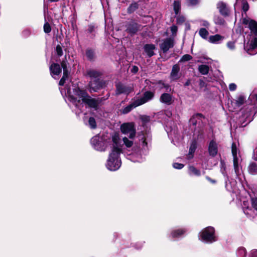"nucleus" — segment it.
I'll return each mask as SVG.
<instances>
[{"label":"nucleus","instance_id":"1","mask_svg":"<svg viewBox=\"0 0 257 257\" xmlns=\"http://www.w3.org/2000/svg\"><path fill=\"white\" fill-rule=\"evenodd\" d=\"M121 152L117 150H111L107 160V167L111 171H115L121 166L119 155Z\"/></svg>","mask_w":257,"mask_h":257},{"label":"nucleus","instance_id":"2","mask_svg":"<svg viewBox=\"0 0 257 257\" xmlns=\"http://www.w3.org/2000/svg\"><path fill=\"white\" fill-rule=\"evenodd\" d=\"M88 94L85 90L77 87L73 89V94L69 95V99L76 107H78V105L81 104V102H83Z\"/></svg>","mask_w":257,"mask_h":257},{"label":"nucleus","instance_id":"3","mask_svg":"<svg viewBox=\"0 0 257 257\" xmlns=\"http://www.w3.org/2000/svg\"><path fill=\"white\" fill-rule=\"evenodd\" d=\"M120 130L123 134L128 135L130 139H133L136 136V130L133 122L123 123L120 125Z\"/></svg>","mask_w":257,"mask_h":257},{"label":"nucleus","instance_id":"4","mask_svg":"<svg viewBox=\"0 0 257 257\" xmlns=\"http://www.w3.org/2000/svg\"><path fill=\"white\" fill-rule=\"evenodd\" d=\"M214 228L208 226L203 230L200 233L201 239L207 242H212L216 240L214 235Z\"/></svg>","mask_w":257,"mask_h":257},{"label":"nucleus","instance_id":"5","mask_svg":"<svg viewBox=\"0 0 257 257\" xmlns=\"http://www.w3.org/2000/svg\"><path fill=\"white\" fill-rule=\"evenodd\" d=\"M106 82L99 79L91 80L88 84V89L90 92H96L98 90L105 87Z\"/></svg>","mask_w":257,"mask_h":257},{"label":"nucleus","instance_id":"6","mask_svg":"<svg viewBox=\"0 0 257 257\" xmlns=\"http://www.w3.org/2000/svg\"><path fill=\"white\" fill-rule=\"evenodd\" d=\"M115 86L116 94L117 95L120 94L128 95L134 90V86L133 85H125L121 82H118L116 84Z\"/></svg>","mask_w":257,"mask_h":257},{"label":"nucleus","instance_id":"7","mask_svg":"<svg viewBox=\"0 0 257 257\" xmlns=\"http://www.w3.org/2000/svg\"><path fill=\"white\" fill-rule=\"evenodd\" d=\"M257 38H254L244 45V49L250 55H254L257 53Z\"/></svg>","mask_w":257,"mask_h":257},{"label":"nucleus","instance_id":"8","mask_svg":"<svg viewBox=\"0 0 257 257\" xmlns=\"http://www.w3.org/2000/svg\"><path fill=\"white\" fill-rule=\"evenodd\" d=\"M257 38H254L244 45V49L250 55H254L257 53Z\"/></svg>","mask_w":257,"mask_h":257},{"label":"nucleus","instance_id":"9","mask_svg":"<svg viewBox=\"0 0 257 257\" xmlns=\"http://www.w3.org/2000/svg\"><path fill=\"white\" fill-rule=\"evenodd\" d=\"M257 38H254L244 45V49L250 55H254L257 53Z\"/></svg>","mask_w":257,"mask_h":257},{"label":"nucleus","instance_id":"10","mask_svg":"<svg viewBox=\"0 0 257 257\" xmlns=\"http://www.w3.org/2000/svg\"><path fill=\"white\" fill-rule=\"evenodd\" d=\"M242 24L247 26L251 32L255 35H257V22L256 21L248 18H245L242 20Z\"/></svg>","mask_w":257,"mask_h":257},{"label":"nucleus","instance_id":"11","mask_svg":"<svg viewBox=\"0 0 257 257\" xmlns=\"http://www.w3.org/2000/svg\"><path fill=\"white\" fill-rule=\"evenodd\" d=\"M173 46L174 41L171 38L165 39L160 45L161 50L164 53H166L169 49L173 48Z\"/></svg>","mask_w":257,"mask_h":257},{"label":"nucleus","instance_id":"12","mask_svg":"<svg viewBox=\"0 0 257 257\" xmlns=\"http://www.w3.org/2000/svg\"><path fill=\"white\" fill-rule=\"evenodd\" d=\"M208 154L212 157H215L218 153V144L214 140L210 141L208 147Z\"/></svg>","mask_w":257,"mask_h":257},{"label":"nucleus","instance_id":"13","mask_svg":"<svg viewBox=\"0 0 257 257\" xmlns=\"http://www.w3.org/2000/svg\"><path fill=\"white\" fill-rule=\"evenodd\" d=\"M154 96V93L153 92L147 91L144 93L143 96L142 98L138 99L136 100L139 102L140 105H141L152 100Z\"/></svg>","mask_w":257,"mask_h":257},{"label":"nucleus","instance_id":"14","mask_svg":"<svg viewBox=\"0 0 257 257\" xmlns=\"http://www.w3.org/2000/svg\"><path fill=\"white\" fill-rule=\"evenodd\" d=\"M82 103L87 104L90 108L96 109L98 107L99 102L98 100L92 98L88 94L81 104Z\"/></svg>","mask_w":257,"mask_h":257},{"label":"nucleus","instance_id":"15","mask_svg":"<svg viewBox=\"0 0 257 257\" xmlns=\"http://www.w3.org/2000/svg\"><path fill=\"white\" fill-rule=\"evenodd\" d=\"M49 69L51 76L55 79H56L55 76H58L61 73V67L57 63H52Z\"/></svg>","mask_w":257,"mask_h":257},{"label":"nucleus","instance_id":"16","mask_svg":"<svg viewBox=\"0 0 257 257\" xmlns=\"http://www.w3.org/2000/svg\"><path fill=\"white\" fill-rule=\"evenodd\" d=\"M111 142L112 143V150H117L119 151V152H121V149L119 147V142L120 140V138L118 134H114L111 137Z\"/></svg>","mask_w":257,"mask_h":257},{"label":"nucleus","instance_id":"17","mask_svg":"<svg viewBox=\"0 0 257 257\" xmlns=\"http://www.w3.org/2000/svg\"><path fill=\"white\" fill-rule=\"evenodd\" d=\"M160 101L162 103L169 105L171 104L173 102V97L169 93H164L161 95L160 98Z\"/></svg>","mask_w":257,"mask_h":257},{"label":"nucleus","instance_id":"18","mask_svg":"<svg viewBox=\"0 0 257 257\" xmlns=\"http://www.w3.org/2000/svg\"><path fill=\"white\" fill-rule=\"evenodd\" d=\"M217 9L222 15L224 16H228L229 12V9L227 7L226 5L223 2H219L217 4Z\"/></svg>","mask_w":257,"mask_h":257},{"label":"nucleus","instance_id":"19","mask_svg":"<svg viewBox=\"0 0 257 257\" xmlns=\"http://www.w3.org/2000/svg\"><path fill=\"white\" fill-rule=\"evenodd\" d=\"M86 75L91 80L99 79L102 75V73L94 69H89L86 71Z\"/></svg>","mask_w":257,"mask_h":257},{"label":"nucleus","instance_id":"20","mask_svg":"<svg viewBox=\"0 0 257 257\" xmlns=\"http://www.w3.org/2000/svg\"><path fill=\"white\" fill-rule=\"evenodd\" d=\"M156 47L154 44H146L144 46V49L145 53L148 57H151L155 55L154 50Z\"/></svg>","mask_w":257,"mask_h":257},{"label":"nucleus","instance_id":"21","mask_svg":"<svg viewBox=\"0 0 257 257\" xmlns=\"http://www.w3.org/2000/svg\"><path fill=\"white\" fill-rule=\"evenodd\" d=\"M224 39V37L219 34L210 36L208 38V41L212 44H219Z\"/></svg>","mask_w":257,"mask_h":257},{"label":"nucleus","instance_id":"22","mask_svg":"<svg viewBox=\"0 0 257 257\" xmlns=\"http://www.w3.org/2000/svg\"><path fill=\"white\" fill-rule=\"evenodd\" d=\"M139 28V25L137 23L132 22L128 25L126 31L131 34H135L138 31Z\"/></svg>","mask_w":257,"mask_h":257},{"label":"nucleus","instance_id":"23","mask_svg":"<svg viewBox=\"0 0 257 257\" xmlns=\"http://www.w3.org/2000/svg\"><path fill=\"white\" fill-rule=\"evenodd\" d=\"M138 106H140L139 102H138L137 100H135L132 103L124 107L122 109L121 112L123 114H127L130 112L133 109Z\"/></svg>","mask_w":257,"mask_h":257},{"label":"nucleus","instance_id":"24","mask_svg":"<svg viewBox=\"0 0 257 257\" xmlns=\"http://www.w3.org/2000/svg\"><path fill=\"white\" fill-rule=\"evenodd\" d=\"M233 167L234 169V171L235 174L237 175H239L240 173V168H239V159L237 156H233Z\"/></svg>","mask_w":257,"mask_h":257},{"label":"nucleus","instance_id":"25","mask_svg":"<svg viewBox=\"0 0 257 257\" xmlns=\"http://www.w3.org/2000/svg\"><path fill=\"white\" fill-rule=\"evenodd\" d=\"M180 70V67L179 65L177 64L174 65L172 69V71L171 73V77L173 79H177L178 78V74Z\"/></svg>","mask_w":257,"mask_h":257},{"label":"nucleus","instance_id":"26","mask_svg":"<svg viewBox=\"0 0 257 257\" xmlns=\"http://www.w3.org/2000/svg\"><path fill=\"white\" fill-rule=\"evenodd\" d=\"M248 172L253 175L257 174V164L254 162L250 163L248 166Z\"/></svg>","mask_w":257,"mask_h":257},{"label":"nucleus","instance_id":"27","mask_svg":"<svg viewBox=\"0 0 257 257\" xmlns=\"http://www.w3.org/2000/svg\"><path fill=\"white\" fill-rule=\"evenodd\" d=\"M196 148H197L196 142L195 141H193L191 143V144L190 146L189 151V153L188 154V159H192L193 158V154L196 149Z\"/></svg>","mask_w":257,"mask_h":257},{"label":"nucleus","instance_id":"28","mask_svg":"<svg viewBox=\"0 0 257 257\" xmlns=\"http://www.w3.org/2000/svg\"><path fill=\"white\" fill-rule=\"evenodd\" d=\"M235 101L236 105L239 107L244 104L245 101V97L243 94H240L236 97Z\"/></svg>","mask_w":257,"mask_h":257},{"label":"nucleus","instance_id":"29","mask_svg":"<svg viewBox=\"0 0 257 257\" xmlns=\"http://www.w3.org/2000/svg\"><path fill=\"white\" fill-rule=\"evenodd\" d=\"M185 231L186 230L185 229H179L172 231L171 233V235L173 238L180 237L183 235L185 232Z\"/></svg>","mask_w":257,"mask_h":257},{"label":"nucleus","instance_id":"30","mask_svg":"<svg viewBox=\"0 0 257 257\" xmlns=\"http://www.w3.org/2000/svg\"><path fill=\"white\" fill-rule=\"evenodd\" d=\"M189 174L190 175H195L199 176L200 175L201 173L200 171L194 166H190L189 167Z\"/></svg>","mask_w":257,"mask_h":257},{"label":"nucleus","instance_id":"31","mask_svg":"<svg viewBox=\"0 0 257 257\" xmlns=\"http://www.w3.org/2000/svg\"><path fill=\"white\" fill-rule=\"evenodd\" d=\"M198 70L202 74L205 75L209 72V67L206 65H201L199 66Z\"/></svg>","mask_w":257,"mask_h":257},{"label":"nucleus","instance_id":"32","mask_svg":"<svg viewBox=\"0 0 257 257\" xmlns=\"http://www.w3.org/2000/svg\"><path fill=\"white\" fill-rule=\"evenodd\" d=\"M199 36L204 39H206L209 35L208 31L205 28H201L199 31Z\"/></svg>","mask_w":257,"mask_h":257},{"label":"nucleus","instance_id":"33","mask_svg":"<svg viewBox=\"0 0 257 257\" xmlns=\"http://www.w3.org/2000/svg\"><path fill=\"white\" fill-rule=\"evenodd\" d=\"M174 11L176 15H178L181 9V4L178 1H175L173 4Z\"/></svg>","mask_w":257,"mask_h":257},{"label":"nucleus","instance_id":"34","mask_svg":"<svg viewBox=\"0 0 257 257\" xmlns=\"http://www.w3.org/2000/svg\"><path fill=\"white\" fill-rule=\"evenodd\" d=\"M236 253L238 257H245L246 251L244 247H240L237 249Z\"/></svg>","mask_w":257,"mask_h":257},{"label":"nucleus","instance_id":"35","mask_svg":"<svg viewBox=\"0 0 257 257\" xmlns=\"http://www.w3.org/2000/svg\"><path fill=\"white\" fill-rule=\"evenodd\" d=\"M122 141L123 142V144L127 148H130L132 147L133 145V142L131 140H130L127 138L124 137L122 139Z\"/></svg>","mask_w":257,"mask_h":257},{"label":"nucleus","instance_id":"36","mask_svg":"<svg viewBox=\"0 0 257 257\" xmlns=\"http://www.w3.org/2000/svg\"><path fill=\"white\" fill-rule=\"evenodd\" d=\"M214 21V23L218 25H224L225 23V21L219 17H215Z\"/></svg>","mask_w":257,"mask_h":257},{"label":"nucleus","instance_id":"37","mask_svg":"<svg viewBox=\"0 0 257 257\" xmlns=\"http://www.w3.org/2000/svg\"><path fill=\"white\" fill-rule=\"evenodd\" d=\"M86 55L88 59L92 60L94 57V53L93 50L89 49L86 51Z\"/></svg>","mask_w":257,"mask_h":257},{"label":"nucleus","instance_id":"38","mask_svg":"<svg viewBox=\"0 0 257 257\" xmlns=\"http://www.w3.org/2000/svg\"><path fill=\"white\" fill-rule=\"evenodd\" d=\"M88 123L91 128L94 129L96 127V123L94 117H90L89 119Z\"/></svg>","mask_w":257,"mask_h":257},{"label":"nucleus","instance_id":"39","mask_svg":"<svg viewBox=\"0 0 257 257\" xmlns=\"http://www.w3.org/2000/svg\"><path fill=\"white\" fill-rule=\"evenodd\" d=\"M55 51L56 54L58 57H61L63 55V50L61 46L59 45H58L56 47Z\"/></svg>","mask_w":257,"mask_h":257},{"label":"nucleus","instance_id":"40","mask_svg":"<svg viewBox=\"0 0 257 257\" xmlns=\"http://www.w3.org/2000/svg\"><path fill=\"white\" fill-rule=\"evenodd\" d=\"M192 59V57L190 55L185 54L182 57L180 62H186L191 60Z\"/></svg>","mask_w":257,"mask_h":257},{"label":"nucleus","instance_id":"41","mask_svg":"<svg viewBox=\"0 0 257 257\" xmlns=\"http://www.w3.org/2000/svg\"><path fill=\"white\" fill-rule=\"evenodd\" d=\"M138 8V5L136 3L132 4L128 8V12L129 13H132Z\"/></svg>","mask_w":257,"mask_h":257},{"label":"nucleus","instance_id":"42","mask_svg":"<svg viewBox=\"0 0 257 257\" xmlns=\"http://www.w3.org/2000/svg\"><path fill=\"white\" fill-rule=\"evenodd\" d=\"M231 152L232 156L237 155V149L236 144L235 143H233L231 145Z\"/></svg>","mask_w":257,"mask_h":257},{"label":"nucleus","instance_id":"43","mask_svg":"<svg viewBox=\"0 0 257 257\" xmlns=\"http://www.w3.org/2000/svg\"><path fill=\"white\" fill-rule=\"evenodd\" d=\"M143 125H146L150 121V117L149 116L144 115L141 118Z\"/></svg>","mask_w":257,"mask_h":257},{"label":"nucleus","instance_id":"44","mask_svg":"<svg viewBox=\"0 0 257 257\" xmlns=\"http://www.w3.org/2000/svg\"><path fill=\"white\" fill-rule=\"evenodd\" d=\"M51 31V28L50 24L48 22L45 23L44 25V31L46 33H49Z\"/></svg>","mask_w":257,"mask_h":257},{"label":"nucleus","instance_id":"45","mask_svg":"<svg viewBox=\"0 0 257 257\" xmlns=\"http://www.w3.org/2000/svg\"><path fill=\"white\" fill-rule=\"evenodd\" d=\"M252 208L257 211V198H253L251 199Z\"/></svg>","mask_w":257,"mask_h":257},{"label":"nucleus","instance_id":"46","mask_svg":"<svg viewBox=\"0 0 257 257\" xmlns=\"http://www.w3.org/2000/svg\"><path fill=\"white\" fill-rule=\"evenodd\" d=\"M227 47L231 50H233L235 48V42L234 41H229L227 43Z\"/></svg>","mask_w":257,"mask_h":257},{"label":"nucleus","instance_id":"47","mask_svg":"<svg viewBox=\"0 0 257 257\" xmlns=\"http://www.w3.org/2000/svg\"><path fill=\"white\" fill-rule=\"evenodd\" d=\"M98 138L96 136H95V137H93L91 139V143L95 147H96L97 145H98Z\"/></svg>","mask_w":257,"mask_h":257},{"label":"nucleus","instance_id":"48","mask_svg":"<svg viewBox=\"0 0 257 257\" xmlns=\"http://www.w3.org/2000/svg\"><path fill=\"white\" fill-rule=\"evenodd\" d=\"M173 166L175 169H181L184 167V165L183 164L174 163Z\"/></svg>","mask_w":257,"mask_h":257},{"label":"nucleus","instance_id":"49","mask_svg":"<svg viewBox=\"0 0 257 257\" xmlns=\"http://www.w3.org/2000/svg\"><path fill=\"white\" fill-rule=\"evenodd\" d=\"M249 9V5L247 2H243L242 4V10L245 13Z\"/></svg>","mask_w":257,"mask_h":257},{"label":"nucleus","instance_id":"50","mask_svg":"<svg viewBox=\"0 0 257 257\" xmlns=\"http://www.w3.org/2000/svg\"><path fill=\"white\" fill-rule=\"evenodd\" d=\"M198 0H188V4L189 6H194L198 4Z\"/></svg>","mask_w":257,"mask_h":257},{"label":"nucleus","instance_id":"51","mask_svg":"<svg viewBox=\"0 0 257 257\" xmlns=\"http://www.w3.org/2000/svg\"><path fill=\"white\" fill-rule=\"evenodd\" d=\"M201 22H202V24L201 25L202 26H204L207 28H208L209 26H210V24H209V23L206 21V20H202L201 21Z\"/></svg>","mask_w":257,"mask_h":257},{"label":"nucleus","instance_id":"52","mask_svg":"<svg viewBox=\"0 0 257 257\" xmlns=\"http://www.w3.org/2000/svg\"><path fill=\"white\" fill-rule=\"evenodd\" d=\"M229 89L230 91H234L236 89V85L234 83H231L229 85Z\"/></svg>","mask_w":257,"mask_h":257},{"label":"nucleus","instance_id":"53","mask_svg":"<svg viewBox=\"0 0 257 257\" xmlns=\"http://www.w3.org/2000/svg\"><path fill=\"white\" fill-rule=\"evenodd\" d=\"M170 29L173 34H176L178 30L177 27L175 25L171 26Z\"/></svg>","mask_w":257,"mask_h":257},{"label":"nucleus","instance_id":"54","mask_svg":"<svg viewBox=\"0 0 257 257\" xmlns=\"http://www.w3.org/2000/svg\"><path fill=\"white\" fill-rule=\"evenodd\" d=\"M69 72L68 70L63 71V75L62 78H64V79L67 80L68 78Z\"/></svg>","mask_w":257,"mask_h":257},{"label":"nucleus","instance_id":"55","mask_svg":"<svg viewBox=\"0 0 257 257\" xmlns=\"http://www.w3.org/2000/svg\"><path fill=\"white\" fill-rule=\"evenodd\" d=\"M61 65L62 68H63V71L68 70L67 68V65H66V63L65 62H64V61L62 62L61 63Z\"/></svg>","mask_w":257,"mask_h":257},{"label":"nucleus","instance_id":"56","mask_svg":"<svg viewBox=\"0 0 257 257\" xmlns=\"http://www.w3.org/2000/svg\"><path fill=\"white\" fill-rule=\"evenodd\" d=\"M94 29H95V27L94 26L90 25V26H89L87 31L89 33H91L94 31Z\"/></svg>","mask_w":257,"mask_h":257},{"label":"nucleus","instance_id":"57","mask_svg":"<svg viewBox=\"0 0 257 257\" xmlns=\"http://www.w3.org/2000/svg\"><path fill=\"white\" fill-rule=\"evenodd\" d=\"M66 80L64 79V78H61L59 82V85L60 86H63L65 83Z\"/></svg>","mask_w":257,"mask_h":257},{"label":"nucleus","instance_id":"58","mask_svg":"<svg viewBox=\"0 0 257 257\" xmlns=\"http://www.w3.org/2000/svg\"><path fill=\"white\" fill-rule=\"evenodd\" d=\"M253 158L254 160L257 161V147L254 150Z\"/></svg>","mask_w":257,"mask_h":257},{"label":"nucleus","instance_id":"59","mask_svg":"<svg viewBox=\"0 0 257 257\" xmlns=\"http://www.w3.org/2000/svg\"><path fill=\"white\" fill-rule=\"evenodd\" d=\"M251 257H257V250H252L250 253Z\"/></svg>","mask_w":257,"mask_h":257},{"label":"nucleus","instance_id":"60","mask_svg":"<svg viewBox=\"0 0 257 257\" xmlns=\"http://www.w3.org/2000/svg\"><path fill=\"white\" fill-rule=\"evenodd\" d=\"M139 70V68L137 66H133L132 69V71L133 72V73H137Z\"/></svg>","mask_w":257,"mask_h":257},{"label":"nucleus","instance_id":"61","mask_svg":"<svg viewBox=\"0 0 257 257\" xmlns=\"http://www.w3.org/2000/svg\"><path fill=\"white\" fill-rule=\"evenodd\" d=\"M191 83L190 80L188 79L187 81L185 82L184 85L186 86H189Z\"/></svg>","mask_w":257,"mask_h":257},{"label":"nucleus","instance_id":"62","mask_svg":"<svg viewBox=\"0 0 257 257\" xmlns=\"http://www.w3.org/2000/svg\"><path fill=\"white\" fill-rule=\"evenodd\" d=\"M206 178H207L208 180H209L210 181H211V182H212V183H215V180H211L210 178H209V177H206Z\"/></svg>","mask_w":257,"mask_h":257},{"label":"nucleus","instance_id":"63","mask_svg":"<svg viewBox=\"0 0 257 257\" xmlns=\"http://www.w3.org/2000/svg\"><path fill=\"white\" fill-rule=\"evenodd\" d=\"M143 146H147V143L146 142L145 140H143Z\"/></svg>","mask_w":257,"mask_h":257},{"label":"nucleus","instance_id":"64","mask_svg":"<svg viewBox=\"0 0 257 257\" xmlns=\"http://www.w3.org/2000/svg\"><path fill=\"white\" fill-rule=\"evenodd\" d=\"M204 81L202 80H200V86H202L203 85V84H204Z\"/></svg>","mask_w":257,"mask_h":257}]
</instances>
